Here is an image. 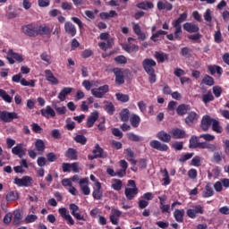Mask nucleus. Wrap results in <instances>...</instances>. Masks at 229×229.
I'll list each match as a JSON object with an SVG mask.
<instances>
[{
    "label": "nucleus",
    "mask_w": 229,
    "mask_h": 229,
    "mask_svg": "<svg viewBox=\"0 0 229 229\" xmlns=\"http://www.w3.org/2000/svg\"><path fill=\"white\" fill-rule=\"evenodd\" d=\"M201 83L207 85L208 87H213L216 84L214 78L208 74H205L202 78Z\"/></svg>",
    "instance_id": "a19ab883"
},
{
    "label": "nucleus",
    "mask_w": 229,
    "mask_h": 229,
    "mask_svg": "<svg viewBox=\"0 0 229 229\" xmlns=\"http://www.w3.org/2000/svg\"><path fill=\"white\" fill-rule=\"evenodd\" d=\"M127 139L132 142H141L142 138L133 132L127 133Z\"/></svg>",
    "instance_id": "de8ad7c7"
},
{
    "label": "nucleus",
    "mask_w": 229,
    "mask_h": 229,
    "mask_svg": "<svg viewBox=\"0 0 229 229\" xmlns=\"http://www.w3.org/2000/svg\"><path fill=\"white\" fill-rule=\"evenodd\" d=\"M81 191L84 196L90 194V188L89 187V177L82 178L79 181Z\"/></svg>",
    "instance_id": "2eb2a0df"
},
{
    "label": "nucleus",
    "mask_w": 229,
    "mask_h": 229,
    "mask_svg": "<svg viewBox=\"0 0 229 229\" xmlns=\"http://www.w3.org/2000/svg\"><path fill=\"white\" fill-rule=\"evenodd\" d=\"M45 78L51 85H58L59 83V81L55 77V74H53L51 70H45Z\"/></svg>",
    "instance_id": "412c9836"
},
{
    "label": "nucleus",
    "mask_w": 229,
    "mask_h": 229,
    "mask_svg": "<svg viewBox=\"0 0 229 229\" xmlns=\"http://www.w3.org/2000/svg\"><path fill=\"white\" fill-rule=\"evenodd\" d=\"M122 49H123V51H126V53H137V51H139V46L133 45L131 43L123 44L122 45Z\"/></svg>",
    "instance_id": "72a5a7b5"
},
{
    "label": "nucleus",
    "mask_w": 229,
    "mask_h": 229,
    "mask_svg": "<svg viewBox=\"0 0 229 229\" xmlns=\"http://www.w3.org/2000/svg\"><path fill=\"white\" fill-rule=\"evenodd\" d=\"M191 110V106L181 104L176 108L177 115H180L181 117H183V115H186V114Z\"/></svg>",
    "instance_id": "bb28decb"
},
{
    "label": "nucleus",
    "mask_w": 229,
    "mask_h": 229,
    "mask_svg": "<svg viewBox=\"0 0 229 229\" xmlns=\"http://www.w3.org/2000/svg\"><path fill=\"white\" fill-rule=\"evenodd\" d=\"M199 120V114L194 111H191L187 114L184 123L187 124V126L192 127L196 124V123H198Z\"/></svg>",
    "instance_id": "1a4fd4ad"
},
{
    "label": "nucleus",
    "mask_w": 229,
    "mask_h": 229,
    "mask_svg": "<svg viewBox=\"0 0 229 229\" xmlns=\"http://www.w3.org/2000/svg\"><path fill=\"white\" fill-rule=\"evenodd\" d=\"M186 214L190 219H196L198 217V214H205V209L201 205H196L192 208H189L186 211Z\"/></svg>",
    "instance_id": "6e6552de"
},
{
    "label": "nucleus",
    "mask_w": 229,
    "mask_h": 229,
    "mask_svg": "<svg viewBox=\"0 0 229 229\" xmlns=\"http://www.w3.org/2000/svg\"><path fill=\"white\" fill-rule=\"evenodd\" d=\"M157 10L162 12L163 10H166V12H171L173 10V4L169 3L168 1H158L157 4Z\"/></svg>",
    "instance_id": "4be33fe9"
},
{
    "label": "nucleus",
    "mask_w": 229,
    "mask_h": 229,
    "mask_svg": "<svg viewBox=\"0 0 229 229\" xmlns=\"http://www.w3.org/2000/svg\"><path fill=\"white\" fill-rule=\"evenodd\" d=\"M3 53H5L7 55L6 60L7 62H9L10 65H13L15 62H17V64H22V62H24V57L22 56V55L15 53L13 49H9L8 51H6V49H4Z\"/></svg>",
    "instance_id": "f03ea898"
},
{
    "label": "nucleus",
    "mask_w": 229,
    "mask_h": 229,
    "mask_svg": "<svg viewBox=\"0 0 229 229\" xmlns=\"http://www.w3.org/2000/svg\"><path fill=\"white\" fill-rule=\"evenodd\" d=\"M142 67L148 75L149 83H157V73H155V67H157V62L152 58H146L142 62Z\"/></svg>",
    "instance_id": "f257e3e1"
},
{
    "label": "nucleus",
    "mask_w": 229,
    "mask_h": 229,
    "mask_svg": "<svg viewBox=\"0 0 229 229\" xmlns=\"http://www.w3.org/2000/svg\"><path fill=\"white\" fill-rule=\"evenodd\" d=\"M20 83L21 85H22V87H35L34 80H30V81H26V79L22 78Z\"/></svg>",
    "instance_id": "680f3d73"
},
{
    "label": "nucleus",
    "mask_w": 229,
    "mask_h": 229,
    "mask_svg": "<svg viewBox=\"0 0 229 229\" xmlns=\"http://www.w3.org/2000/svg\"><path fill=\"white\" fill-rule=\"evenodd\" d=\"M98 119H99V113L98 111L91 113V114L87 120V127L92 128V126H94V123L98 121Z\"/></svg>",
    "instance_id": "a878e982"
},
{
    "label": "nucleus",
    "mask_w": 229,
    "mask_h": 229,
    "mask_svg": "<svg viewBox=\"0 0 229 229\" xmlns=\"http://www.w3.org/2000/svg\"><path fill=\"white\" fill-rule=\"evenodd\" d=\"M41 115L48 119L49 115L50 117H55L56 113H55V110L51 108V106H47L46 109H41Z\"/></svg>",
    "instance_id": "f704fd0d"
},
{
    "label": "nucleus",
    "mask_w": 229,
    "mask_h": 229,
    "mask_svg": "<svg viewBox=\"0 0 229 229\" xmlns=\"http://www.w3.org/2000/svg\"><path fill=\"white\" fill-rule=\"evenodd\" d=\"M208 71H209L211 76H214L216 72L218 74V76H223V68L219 65H208Z\"/></svg>",
    "instance_id": "2f4dec72"
},
{
    "label": "nucleus",
    "mask_w": 229,
    "mask_h": 229,
    "mask_svg": "<svg viewBox=\"0 0 229 229\" xmlns=\"http://www.w3.org/2000/svg\"><path fill=\"white\" fill-rule=\"evenodd\" d=\"M155 58L157 60L158 64H164V62H165V55L162 52H156Z\"/></svg>",
    "instance_id": "4d7b16f0"
},
{
    "label": "nucleus",
    "mask_w": 229,
    "mask_h": 229,
    "mask_svg": "<svg viewBox=\"0 0 229 229\" xmlns=\"http://www.w3.org/2000/svg\"><path fill=\"white\" fill-rule=\"evenodd\" d=\"M15 185L18 187H31L33 185V178L30 175H24L22 178H14Z\"/></svg>",
    "instance_id": "0eeeda50"
},
{
    "label": "nucleus",
    "mask_w": 229,
    "mask_h": 229,
    "mask_svg": "<svg viewBox=\"0 0 229 229\" xmlns=\"http://www.w3.org/2000/svg\"><path fill=\"white\" fill-rule=\"evenodd\" d=\"M0 98H2L5 103H12V101H13V98L3 89H0Z\"/></svg>",
    "instance_id": "37998d69"
},
{
    "label": "nucleus",
    "mask_w": 229,
    "mask_h": 229,
    "mask_svg": "<svg viewBox=\"0 0 229 229\" xmlns=\"http://www.w3.org/2000/svg\"><path fill=\"white\" fill-rule=\"evenodd\" d=\"M160 35H167V31L165 30H157L156 33H154L150 39L153 41V42H157L158 39V37H160Z\"/></svg>",
    "instance_id": "6e6d98bb"
},
{
    "label": "nucleus",
    "mask_w": 229,
    "mask_h": 229,
    "mask_svg": "<svg viewBox=\"0 0 229 229\" xmlns=\"http://www.w3.org/2000/svg\"><path fill=\"white\" fill-rule=\"evenodd\" d=\"M12 153L19 157V158H22V157L26 156V148L22 143H20L12 148Z\"/></svg>",
    "instance_id": "dca6fc26"
},
{
    "label": "nucleus",
    "mask_w": 229,
    "mask_h": 229,
    "mask_svg": "<svg viewBox=\"0 0 229 229\" xmlns=\"http://www.w3.org/2000/svg\"><path fill=\"white\" fill-rule=\"evenodd\" d=\"M110 91V87L106 84L100 86L96 89H91V94L94 96V98H97L98 99H102V98H105V96L107 94V92Z\"/></svg>",
    "instance_id": "20e7f679"
},
{
    "label": "nucleus",
    "mask_w": 229,
    "mask_h": 229,
    "mask_svg": "<svg viewBox=\"0 0 229 229\" xmlns=\"http://www.w3.org/2000/svg\"><path fill=\"white\" fill-rule=\"evenodd\" d=\"M214 40L216 44H221L223 42V34H221V30H216L214 35Z\"/></svg>",
    "instance_id": "13d9d810"
},
{
    "label": "nucleus",
    "mask_w": 229,
    "mask_h": 229,
    "mask_svg": "<svg viewBox=\"0 0 229 229\" xmlns=\"http://www.w3.org/2000/svg\"><path fill=\"white\" fill-rule=\"evenodd\" d=\"M211 126L212 130L216 131V133H223V127L219 124V121L214 119Z\"/></svg>",
    "instance_id": "c03bdc74"
},
{
    "label": "nucleus",
    "mask_w": 229,
    "mask_h": 229,
    "mask_svg": "<svg viewBox=\"0 0 229 229\" xmlns=\"http://www.w3.org/2000/svg\"><path fill=\"white\" fill-rule=\"evenodd\" d=\"M69 208L71 210L72 216H73L77 221H85V216L79 213L80 207H78V205L72 203L70 204Z\"/></svg>",
    "instance_id": "4468645a"
},
{
    "label": "nucleus",
    "mask_w": 229,
    "mask_h": 229,
    "mask_svg": "<svg viewBox=\"0 0 229 229\" xmlns=\"http://www.w3.org/2000/svg\"><path fill=\"white\" fill-rule=\"evenodd\" d=\"M202 101L204 105L210 103V101H214V95H212V91H208L207 94L202 96Z\"/></svg>",
    "instance_id": "09e8293b"
},
{
    "label": "nucleus",
    "mask_w": 229,
    "mask_h": 229,
    "mask_svg": "<svg viewBox=\"0 0 229 229\" xmlns=\"http://www.w3.org/2000/svg\"><path fill=\"white\" fill-rule=\"evenodd\" d=\"M115 98L117 101H120L121 103H128L130 101V96L123 93H116Z\"/></svg>",
    "instance_id": "49530a36"
},
{
    "label": "nucleus",
    "mask_w": 229,
    "mask_h": 229,
    "mask_svg": "<svg viewBox=\"0 0 229 229\" xmlns=\"http://www.w3.org/2000/svg\"><path fill=\"white\" fill-rule=\"evenodd\" d=\"M132 30L140 40H146V34L140 29V25L138 23L134 24Z\"/></svg>",
    "instance_id": "473e14b6"
},
{
    "label": "nucleus",
    "mask_w": 229,
    "mask_h": 229,
    "mask_svg": "<svg viewBox=\"0 0 229 229\" xmlns=\"http://www.w3.org/2000/svg\"><path fill=\"white\" fill-rule=\"evenodd\" d=\"M37 219H38V216H37V215H28L25 217L24 222L26 223V225H30V223H35Z\"/></svg>",
    "instance_id": "bf43d9fd"
},
{
    "label": "nucleus",
    "mask_w": 229,
    "mask_h": 229,
    "mask_svg": "<svg viewBox=\"0 0 229 229\" xmlns=\"http://www.w3.org/2000/svg\"><path fill=\"white\" fill-rule=\"evenodd\" d=\"M191 53H192V50L187 47H184L181 50L182 56H191Z\"/></svg>",
    "instance_id": "774afa93"
},
{
    "label": "nucleus",
    "mask_w": 229,
    "mask_h": 229,
    "mask_svg": "<svg viewBox=\"0 0 229 229\" xmlns=\"http://www.w3.org/2000/svg\"><path fill=\"white\" fill-rule=\"evenodd\" d=\"M21 30L27 37H38V34L40 33L38 29L33 23L23 25Z\"/></svg>",
    "instance_id": "423d86ee"
},
{
    "label": "nucleus",
    "mask_w": 229,
    "mask_h": 229,
    "mask_svg": "<svg viewBox=\"0 0 229 229\" xmlns=\"http://www.w3.org/2000/svg\"><path fill=\"white\" fill-rule=\"evenodd\" d=\"M58 212L61 217H63V219H64L67 222V225H69L70 226L74 225V219L72 218L71 214L68 213L67 208H61L58 209Z\"/></svg>",
    "instance_id": "9b49d317"
},
{
    "label": "nucleus",
    "mask_w": 229,
    "mask_h": 229,
    "mask_svg": "<svg viewBox=\"0 0 229 229\" xmlns=\"http://www.w3.org/2000/svg\"><path fill=\"white\" fill-rule=\"evenodd\" d=\"M197 148H199V149H208L211 153H214V151H216V145L208 143L207 141L199 142V147Z\"/></svg>",
    "instance_id": "cd10ccee"
},
{
    "label": "nucleus",
    "mask_w": 229,
    "mask_h": 229,
    "mask_svg": "<svg viewBox=\"0 0 229 229\" xmlns=\"http://www.w3.org/2000/svg\"><path fill=\"white\" fill-rule=\"evenodd\" d=\"M41 60L46 62L48 65H51V55H47V52H44L40 55Z\"/></svg>",
    "instance_id": "69168bd1"
},
{
    "label": "nucleus",
    "mask_w": 229,
    "mask_h": 229,
    "mask_svg": "<svg viewBox=\"0 0 229 229\" xmlns=\"http://www.w3.org/2000/svg\"><path fill=\"white\" fill-rule=\"evenodd\" d=\"M223 160V152L217 151L215 152L213 155L212 162H215V164H219Z\"/></svg>",
    "instance_id": "5fc2aeb1"
},
{
    "label": "nucleus",
    "mask_w": 229,
    "mask_h": 229,
    "mask_svg": "<svg viewBox=\"0 0 229 229\" xmlns=\"http://www.w3.org/2000/svg\"><path fill=\"white\" fill-rule=\"evenodd\" d=\"M199 146V140H198V137L196 136H191L190 139V144L189 148L190 149H196Z\"/></svg>",
    "instance_id": "a18cd8bd"
},
{
    "label": "nucleus",
    "mask_w": 229,
    "mask_h": 229,
    "mask_svg": "<svg viewBox=\"0 0 229 229\" xmlns=\"http://www.w3.org/2000/svg\"><path fill=\"white\" fill-rule=\"evenodd\" d=\"M187 13L180 14L179 18L172 22L173 28H182V22H185V21H187Z\"/></svg>",
    "instance_id": "b1692460"
},
{
    "label": "nucleus",
    "mask_w": 229,
    "mask_h": 229,
    "mask_svg": "<svg viewBox=\"0 0 229 229\" xmlns=\"http://www.w3.org/2000/svg\"><path fill=\"white\" fill-rule=\"evenodd\" d=\"M114 62L123 65L124 64H128V59L124 55H117L116 57H114Z\"/></svg>",
    "instance_id": "052dcab7"
},
{
    "label": "nucleus",
    "mask_w": 229,
    "mask_h": 229,
    "mask_svg": "<svg viewBox=\"0 0 229 229\" xmlns=\"http://www.w3.org/2000/svg\"><path fill=\"white\" fill-rule=\"evenodd\" d=\"M157 137L161 142H171V134L165 132V131H160L157 132Z\"/></svg>",
    "instance_id": "7c9ffc66"
},
{
    "label": "nucleus",
    "mask_w": 229,
    "mask_h": 229,
    "mask_svg": "<svg viewBox=\"0 0 229 229\" xmlns=\"http://www.w3.org/2000/svg\"><path fill=\"white\" fill-rule=\"evenodd\" d=\"M74 140L78 144H82V146H85V144H87V138L82 134H78L77 136H75Z\"/></svg>",
    "instance_id": "603ef678"
},
{
    "label": "nucleus",
    "mask_w": 229,
    "mask_h": 229,
    "mask_svg": "<svg viewBox=\"0 0 229 229\" xmlns=\"http://www.w3.org/2000/svg\"><path fill=\"white\" fill-rule=\"evenodd\" d=\"M130 123L132 128H139V126H140V116L135 114H131L130 118Z\"/></svg>",
    "instance_id": "ea45409f"
},
{
    "label": "nucleus",
    "mask_w": 229,
    "mask_h": 229,
    "mask_svg": "<svg viewBox=\"0 0 229 229\" xmlns=\"http://www.w3.org/2000/svg\"><path fill=\"white\" fill-rule=\"evenodd\" d=\"M104 105V110L106 112V114L109 115H114L115 112V106H114V103L105 100Z\"/></svg>",
    "instance_id": "c85d7f7f"
},
{
    "label": "nucleus",
    "mask_w": 229,
    "mask_h": 229,
    "mask_svg": "<svg viewBox=\"0 0 229 229\" xmlns=\"http://www.w3.org/2000/svg\"><path fill=\"white\" fill-rule=\"evenodd\" d=\"M150 148L157 149V151H169V146L164 144L157 140H153L149 142Z\"/></svg>",
    "instance_id": "ddd939ff"
},
{
    "label": "nucleus",
    "mask_w": 229,
    "mask_h": 229,
    "mask_svg": "<svg viewBox=\"0 0 229 229\" xmlns=\"http://www.w3.org/2000/svg\"><path fill=\"white\" fill-rule=\"evenodd\" d=\"M65 157L70 158V160H78V151L70 148L66 150Z\"/></svg>",
    "instance_id": "58836bf2"
},
{
    "label": "nucleus",
    "mask_w": 229,
    "mask_h": 229,
    "mask_svg": "<svg viewBox=\"0 0 229 229\" xmlns=\"http://www.w3.org/2000/svg\"><path fill=\"white\" fill-rule=\"evenodd\" d=\"M213 94L215 98H221V94H223V88L220 86L213 87Z\"/></svg>",
    "instance_id": "e2e57ef3"
},
{
    "label": "nucleus",
    "mask_w": 229,
    "mask_h": 229,
    "mask_svg": "<svg viewBox=\"0 0 229 229\" xmlns=\"http://www.w3.org/2000/svg\"><path fill=\"white\" fill-rule=\"evenodd\" d=\"M112 72L115 76L116 85H124V72L121 68H114Z\"/></svg>",
    "instance_id": "f8f14e48"
},
{
    "label": "nucleus",
    "mask_w": 229,
    "mask_h": 229,
    "mask_svg": "<svg viewBox=\"0 0 229 229\" xmlns=\"http://www.w3.org/2000/svg\"><path fill=\"white\" fill-rule=\"evenodd\" d=\"M125 197L129 201L135 199V196L139 194V188H125L124 190Z\"/></svg>",
    "instance_id": "a211bd4d"
},
{
    "label": "nucleus",
    "mask_w": 229,
    "mask_h": 229,
    "mask_svg": "<svg viewBox=\"0 0 229 229\" xmlns=\"http://www.w3.org/2000/svg\"><path fill=\"white\" fill-rule=\"evenodd\" d=\"M93 155H89L88 158L89 160H94L96 158H106L108 154L105 153L103 148L99 146V144H96L94 149L92 150Z\"/></svg>",
    "instance_id": "7ed1b4c3"
},
{
    "label": "nucleus",
    "mask_w": 229,
    "mask_h": 229,
    "mask_svg": "<svg viewBox=\"0 0 229 229\" xmlns=\"http://www.w3.org/2000/svg\"><path fill=\"white\" fill-rule=\"evenodd\" d=\"M182 28L188 33H199V26L194 22H186Z\"/></svg>",
    "instance_id": "f3484780"
},
{
    "label": "nucleus",
    "mask_w": 229,
    "mask_h": 229,
    "mask_svg": "<svg viewBox=\"0 0 229 229\" xmlns=\"http://www.w3.org/2000/svg\"><path fill=\"white\" fill-rule=\"evenodd\" d=\"M35 148L37 151H44L46 149V143L42 140H37L35 142Z\"/></svg>",
    "instance_id": "3c124183"
},
{
    "label": "nucleus",
    "mask_w": 229,
    "mask_h": 229,
    "mask_svg": "<svg viewBox=\"0 0 229 229\" xmlns=\"http://www.w3.org/2000/svg\"><path fill=\"white\" fill-rule=\"evenodd\" d=\"M64 30L65 33H67V35H71L72 37H76V26H74V24H72V22L71 21H66L64 23Z\"/></svg>",
    "instance_id": "aec40b11"
},
{
    "label": "nucleus",
    "mask_w": 229,
    "mask_h": 229,
    "mask_svg": "<svg viewBox=\"0 0 229 229\" xmlns=\"http://www.w3.org/2000/svg\"><path fill=\"white\" fill-rule=\"evenodd\" d=\"M38 31H39L38 35H49L51 33V29L48 26H44L38 29Z\"/></svg>",
    "instance_id": "0e129e2a"
},
{
    "label": "nucleus",
    "mask_w": 229,
    "mask_h": 229,
    "mask_svg": "<svg viewBox=\"0 0 229 229\" xmlns=\"http://www.w3.org/2000/svg\"><path fill=\"white\" fill-rule=\"evenodd\" d=\"M119 118L122 121V123H128L130 121V109H122L119 114Z\"/></svg>",
    "instance_id": "c9c22d12"
},
{
    "label": "nucleus",
    "mask_w": 229,
    "mask_h": 229,
    "mask_svg": "<svg viewBox=\"0 0 229 229\" xmlns=\"http://www.w3.org/2000/svg\"><path fill=\"white\" fill-rule=\"evenodd\" d=\"M94 199H101L103 198V192L101 191V182H95V188L92 192Z\"/></svg>",
    "instance_id": "5701e85b"
},
{
    "label": "nucleus",
    "mask_w": 229,
    "mask_h": 229,
    "mask_svg": "<svg viewBox=\"0 0 229 229\" xmlns=\"http://www.w3.org/2000/svg\"><path fill=\"white\" fill-rule=\"evenodd\" d=\"M16 112L0 111V121L3 123H12L14 119H19Z\"/></svg>",
    "instance_id": "39448f33"
},
{
    "label": "nucleus",
    "mask_w": 229,
    "mask_h": 229,
    "mask_svg": "<svg viewBox=\"0 0 229 229\" xmlns=\"http://www.w3.org/2000/svg\"><path fill=\"white\" fill-rule=\"evenodd\" d=\"M203 198H212L214 196V188H212V184L208 182L205 186V191L202 193Z\"/></svg>",
    "instance_id": "4c0bfd02"
},
{
    "label": "nucleus",
    "mask_w": 229,
    "mask_h": 229,
    "mask_svg": "<svg viewBox=\"0 0 229 229\" xmlns=\"http://www.w3.org/2000/svg\"><path fill=\"white\" fill-rule=\"evenodd\" d=\"M13 223L14 225H20L21 221L22 220V214H21V211L16 210L13 213Z\"/></svg>",
    "instance_id": "864d4df0"
},
{
    "label": "nucleus",
    "mask_w": 229,
    "mask_h": 229,
    "mask_svg": "<svg viewBox=\"0 0 229 229\" xmlns=\"http://www.w3.org/2000/svg\"><path fill=\"white\" fill-rule=\"evenodd\" d=\"M213 122H214V118H211L210 115L208 114L204 115L200 122V128L202 131H208L210 126H212Z\"/></svg>",
    "instance_id": "9d476101"
},
{
    "label": "nucleus",
    "mask_w": 229,
    "mask_h": 229,
    "mask_svg": "<svg viewBox=\"0 0 229 229\" xmlns=\"http://www.w3.org/2000/svg\"><path fill=\"white\" fill-rule=\"evenodd\" d=\"M113 182H114L111 187L114 189V191H121L123 189V181L121 179H114Z\"/></svg>",
    "instance_id": "8fccbe9b"
},
{
    "label": "nucleus",
    "mask_w": 229,
    "mask_h": 229,
    "mask_svg": "<svg viewBox=\"0 0 229 229\" xmlns=\"http://www.w3.org/2000/svg\"><path fill=\"white\" fill-rule=\"evenodd\" d=\"M136 6L137 8H140V10H153V8H155L153 2L148 0L139 3Z\"/></svg>",
    "instance_id": "c756f323"
},
{
    "label": "nucleus",
    "mask_w": 229,
    "mask_h": 229,
    "mask_svg": "<svg viewBox=\"0 0 229 229\" xmlns=\"http://www.w3.org/2000/svg\"><path fill=\"white\" fill-rule=\"evenodd\" d=\"M72 92V88L64 87L62 89V90L59 92L57 98L60 101H65L67 99V96Z\"/></svg>",
    "instance_id": "393cba45"
},
{
    "label": "nucleus",
    "mask_w": 229,
    "mask_h": 229,
    "mask_svg": "<svg viewBox=\"0 0 229 229\" xmlns=\"http://www.w3.org/2000/svg\"><path fill=\"white\" fill-rule=\"evenodd\" d=\"M173 149L175 151H182L183 149V142L182 141H176L172 145Z\"/></svg>",
    "instance_id": "338daca9"
},
{
    "label": "nucleus",
    "mask_w": 229,
    "mask_h": 229,
    "mask_svg": "<svg viewBox=\"0 0 229 229\" xmlns=\"http://www.w3.org/2000/svg\"><path fill=\"white\" fill-rule=\"evenodd\" d=\"M171 135L173 139L180 140V139H185L187 133L185 132V131L180 128H174L171 131Z\"/></svg>",
    "instance_id": "6ab92c4d"
},
{
    "label": "nucleus",
    "mask_w": 229,
    "mask_h": 229,
    "mask_svg": "<svg viewBox=\"0 0 229 229\" xmlns=\"http://www.w3.org/2000/svg\"><path fill=\"white\" fill-rule=\"evenodd\" d=\"M6 201H17L19 199V191H9L5 196Z\"/></svg>",
    "instance_id": "79ce46f5"
},
{
    "label": "nucleus",
    "mask_w": 229,
    "mask_h": 229,
    "mask_svg": "<svg viewBox=\"0 0 229 229\" xmlns=\"http://www.w3.org/2000/svg\"><path fill=\"white\" fill-rule=\"evenodd\" d=\"M183 216H185L184 209H175L174 212V217L177 223H183Z\"/></svg>",
    "instance_id": "e433bc0d"
}]
</instances>
